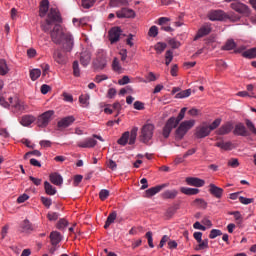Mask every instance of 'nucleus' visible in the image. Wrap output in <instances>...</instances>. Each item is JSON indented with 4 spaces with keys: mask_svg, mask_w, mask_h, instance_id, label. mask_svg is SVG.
I'll list each match as a JSON object with an SVG mask.
<instances>
[{
    "mask_svg": "<svg viewBox=\"0 0 256 256\" xmlns=\"http://www.w3.org/2000/svg\"><path fill=\"white\" fill-rule=\"evenodd\" d=\"M95 1L97 0H82V7L84 9H91L95 5Z\"/></svg>",
    "mask_w": 256,
    "mask_h": 256,
    "instance_id": "obj_49",
    "label": "nucleus"
},
{
    "mask_svg": "<svg viewBox=\"0 0 256 256\" xmlns=\"http://www.w3.org/2000/svg\"><path fill=\"white\" fill-rule=\"evenodd\" d=\"M69 225V221H67L65 218H62L57 223V229H65Z\"/></svg>",
    "mask_w": 256,
    "mask_h": 256,
    "instance_id": "obj_57",
    "label": "nucleus"
},
{
    "mask_svg": "<svg viewBox=\"0 0 256 256\" xmlns=\"http://www.w3.org/2000/svg\"><path fill=\"white\" fill-rule=\"evenodd\" d=\"M50 37L56 45H62L64 51H73V35L69 32H64L61 25H55L50 31Z\"/></svg>",
    "mask_w": 256,
    "mask_h": 256,
    "instance_id": "obj_1",
    "label": "nucleus"
},
{
    "mask_svg": "<svg viewBox=\"0 0 256 256\" xmlns=\"http://www.w3.org/2000/svg\"><path fill=\"white\" fill-rule=\"evenodd\" d=\"M49 13V0H42L39 7V17H45Z\"/></svg>",
    "mask_w": 256,
    "mask_h": 256,
    "instance_id": "obj_25",
    "label": "nucleus"
},
{
    "mask_svg": "<svg viewBox=\"0 0 256 256\" xmlns=\"http://www.w3.org/2000/svg\"><path fill=\"white\" fill-rule=\"evenodd\" d=\"M134 109H136V111H143V109H145V104L141 101H135Z\"/></svg>",
    "mask_w": 256,
    "mask_h": 256,
    "instance_id": "obj_62",
    "label": "nucleus"
},
{
    "mask_svg": "<svg viewBox=\"0 0 256 256\" xmlns=\"http://www.w3.org/2000/svg\"><path fill=\"white\" fill-rule=\"evenodd\" d=\"M254 198H245L243 196L239 197V202L242 203V205H251V203H254Z\"/></svg>",
    "mask_w": 256,
    "mask_h": 256,
    "instance_id": "obj_54",
    "label": "nucleus"
},
{
    "mask_svg": "<svg viewBox=\"0 0 256 256\" xmlns=\"http://www.w3.org/2000/svg\"><path fill=\"white\" fill-rule=\"evenodd\" d=\"M231 9H233V11H236V13H239L240 15H250L251 14V10L249 9V6H247L244 3H241L239 0H236L235 2H232L230 4Z\"/></svg>",
    "mask_w": 256,
    "mask_h": 256,
    "instance_id": "obj_10",
    "label": "nucleus"
},
{
    "mask_svg": "<svg viewBox=\"0 0 256 256\" xmlns=\"http://www.w3.org/2000/svg\"><path fill=\"white\" fill-rule=\"evenodd\" d=\"M73 75L74 77H80L81 76V70L79 69V61H74L73 62Z\"/></svg>",
    "mask_w": 256,
    "mask_h": 256,
    "instance_id": "obj_47",
    "label": "nucleus"
},
{
    "mask_svg": "<svg viewBox=\"0 0 256 256\" xmlns=\"http://www.w3.org/2000/svg\"><path fill=\"white\" fill-rule=\"evenodd\" d=\"M179 195V191L173 190H166L162 193V199H175Z\"/></svg>",
    "mask_w": 256,
    "mask_h": 256,
    "instance_id": "obj_30",
    "label": "nucleus"
},
{
    "mask_svg": "<svg viewBox=\"0 0 256 256\" xmlns=\"http://www.w3.org/2000/svg\"><path fill=\"white\" fill-rule=\"evenodd\" d=\"M208 19L210 21H225V19H231V17L223 10H212L208 13Z\"/></svg>",
    "mask_w": 256,
    "mask_h": 256,
    "instance_id": "obj_12",
    "label": "nucleus"
},
{
    "mask_svg": "<svg viewBox=\"0 0 256 256\" xmlns=\"http://www.w3.org/2000/svg\"><path fill=\"white\" fill-rule=\"evenodd\" d=\"M41 77V69L34 68L30 70V79L31 81H37Z\"/></svg>",
    "mask_w": 256,
    "mask_h": 256,
    "instance_id": "obj_44",
    "label": "nucleus"
},
{
    "mask_svg": "<svg viewBox=\"0 0 256 256\" xmlns=\"http://www.w3.org/2000/svg\"><path fill=\"white\" fill-rule=\"evenodd\" d=\"M191 96V89L183 90L176 94V99H185L186 97Z\"/></svg>",
    "mask_w": 256,
    "mask_h": 256,
    "instance_id": "obj_45",
    "label": "nucleus"
},
{
    "mask_svg": "<svg viewBox=\"0 0 256 256\" xmlns=\"http://www.w3.org/2000/svg\"><path fill=\"white\" fill-rule=\"evenodd\" d=\"M168 186H169V183H164V184L149 188L145 191V197L149 199L150 197H153L154 195H157V193L163 191V189L167 188Z\"/></svg>",
    "mask_w": 256,
    "mask_h": 256,
    "instance_id": "obj_15",
    "label": "nucleus"
},
{
    "mask_svg": "<svg viewBox=\"0 0 256 256\" xmlns=\"http://www.w3.org/2000/svg\"><path fill=\"white\" fill-rule=\"evenodd\" d=\"M223 235V232L219 229H212L209 234V239H217V237H221Z\"/></svg>",
    "mask_w": 256,
    "mask_h": 256,
    "instance_id": "obj_48",
    "label": "nucleus"
},
{
    "mask_svg": "<svg viewBox=\"0 0 256 256\" xmlns=\"http://www.w3.org/2000/svg\"><path fill=\"white\" fill-rule=\"evenodd\" d=\"M139 131L138 127H133L131 131H126L122 134V136L118 139V145H122L125 147L127 143L129 145H135V141H137V132Z\"/></svg>",
    "mask_w": 256,
    "mask_h": 256,
    "instance_id": "obj_6",
    "label": "nucleus"
},
{
    "mask_svg": "<svg viewBox=\"0 0 256 256\" xmlns=\"http://www.w3.org/2000/svg\"><path fill=\"white\" fill-rule=\"evenodd\" d=\"M44 189L46 195L53 196L57 194V188H55L53 185H51V183L47 181L44 182Z\"/></svg>",
    "mask_w": 256,
    "mask_h": 256,
    "instance_id": "obj_29",
    "label": "nucleus"
},
{
    "mask_svg": "<svg viewBox=\"0 0 256 256\" xmlns=\"http://www.w3.org/2000/svg\"><path fill=\"white\" fill-rule=\"evenodd\" d=\"M39 145L41 147H43L44 149H47V148L51 147V145H53V143L49 140H42L39 142Z\"/></svg>",
    "mask_w": 256,
    "mask_h": 256,
    "instance_id": "obj_64",
    "label": "nucleus"
},
{
    "mask_svg": "<svg viewBox=\"0 0 256 256\" xmlns=\"http://www.w3.org/2000/svg\"><path fill=\"white\" fill-rule=\"evenodd\" d=\"M155 133V124L147 121L141 128L140 131V142L148 145L149 141L153 139V135Z\"/></svg>",
    "mask_w": 256,
    "mask_h": 256,
    "instance_id": "obj_4",
    "label": "nucleus"
},
{
    "mask_svg": "<svg viewBox=\"0 0 256 256\" xmlns=\"http://www.w3.org/2000/svg\"><path fill=\"white\" fill-rule=\"evenodd\" d=\"M245 123H246L247 129H249V131H251V133H253L254 130L256 129L255 128V124H253V122L251 120H249V119H246Z\"/></svg>",
    "mask_w": 256,
    "mask_h": 256,
    "instance_id": "obj_63",
    "label": "nucleus"
},
{
    "mask_svg": "<svg viewBox=\"0 0 256 256\" xmlns=\"http://www.w3.org/2000/svg\"><path fill=\"white\" fill-rule=\"evenodd\" d=\"M53 23H61V14L56 8H51L47 14L45 21L41 23L42 31H44V33H48V31H51Z\"/></svg>",
    "mask_w": 256,
    "mask_h": 256,
    "instance_id": "obj_3",
    "label": "nucleus"
},
{
    "mask_svg": "<svg viewBox=\"0 0 256 256\" xmlns=\"http://www.w3.org/2000/svg\"><path fill=\"white\" fill-rule=\"evenodd\" d=\"M180 191L184 195H199V193H200V190L198 188L181 187Z\"/></svg>",
    "mask_w": 256,
    "mask_h": 256,
    "instance_id": "obj_35",
    "label": "nucleus"
},
{
    "mask_svg": "<svg viewBox=\"0 0 256 256\" xmlns=\"http://www.w3.org/2000/svg\"><path fill=\"white\" fill-rule=\"evenodd\" d=\"M54 115H55L54 110H48L42 113L41 115L38 116L37 126L41 127L42 129H45V127H47V125H49V123H51V121L53 120Z\"/></svg>",
    "mask_w": 256,
    "mask_h": 256,
    "instance_id": "obj_7",
    "label": "nucleus"
},
{
    "mask_svg": "<svg viewBox=\"0 0 256 256\" xmlns=\"http://www.w3.org/2000/svg\"><path fill=\"white\" fill-rule=\"evenodd\" d=\"M91 99V96L89 94H82L79 96V103L81 107L87 108L89 107L90 103L89 100Z\"/></svg>",
    "mask_w": 256,
    "mask_h": 256,
    "instance_id": "obj_33",
    "label": "nucleus"
},
{
    "mask_svg": "<svg viewBox=\"0 0 256 256\" xmlns=\"http://www.w3.org/2000/svg\"><path fill=\"white\" fill-rule=\"evenodd\" d=\"M235 47H237V44L235 43V40L229 39V40H227L225 45L222 47V49L224 51H233V49H235Z\"/></svg>",
    "mask_w": 256,
    "mask_h": 256,
    "instance_id": "obj_39",
    "label": "nucleus"
},
{
    "mask_svg": "<svg viewBox=\"0 0 256 256\" xmlns=\"http://www.w3.org/2000/svg\"><path fill=\"white\" fill-rule=\"evenodd\" d=\"M195 127V120H186L179 124L175 130V139L176 141H181Z\"/></svg>",
    "mask_w": 256,
    "mask_h": 256,
    "instance_id": "obj_5",
    "label": "nucleus"
},
{
    "mask_svg": "<svg viewBox=\"0 0 256 256\" xmlns=\"http://www.w3.org/2000/svg\"><path fill=\"white\" fill-rule=\"evenodd\" d=\"M32 123H35V116L33 115H24L20 120V125L23 127H29Z\"/></svg>",
    "mask_w": 256,
    "mask_h": 256,
    "instance_id": "obj_27",
    "label": "nucleus"
},
{
    "mask_svg": "<svg viewBox=\"0 0 256 256\" xmlns=\"http://www.w3.org/2000/svg\"><path fill=\"white\" fill-rule=\"evenodd\" d=\"M75 123V116H66L58 121L57 127L59 129H67V127H71Z\"/></svg>",
    "mask_w": 256,
    "mask_h": 256,
    "instance_id": "obj_16",
    "label": "nucleus"
},
{
    "mask_svg": "<svg viewBox=\"0 0 256 256\" xmlns=\"http://www.w3.org/2000/svg\"><path fill=\"white\" fill-rule=\"evenodd\" d=\"M233 133L239 137H247V128L242 123H239L235 126Z\"/></svg>",
    "mask_w": 256,
    "mask_h": 256,
    "instance_id": "obj_26",
    "label": "nucleus"
},
{
    "mask_svg": "<svg viewBox=\"0 0 256 256\" xmlns=\"http://www.w3.org/2000/svg\"><path fill=\"white\" fill-rule=\"evenodd\" d=\"M211 25L206 24L203 25L197 32L196 36L194 37V41H197V39H201V37H205L211 33Z\"/></svg>",
    "mask_w": 256,
    "mask_h": 256,
    "instance_id": "obj_20",
    "label": "nucleus"
},
{
    "mask_svg": "<svg viewBox=\"0 0 256 256\" xmlns=\"http://www.w3.org/2000/svg\"><path fill=\"white\" fill-rule=\"evenodd\" d=\"M185 113H187V108L184 107L180 110L178 116L175 117H170L166 124L163 127L162 130V135L164 137V139H169V136L171 135V132L173 131V129H175L180 123L181 121H183L185 119Z\"/></svg>",
    "mask_w": 256,
    "mask_h": 256,
    "instance_id": "obj_2",
    "label": "nucleus"
},
{
    "mask_svg": "<svg viewBox=\"0 0 256 256\" xmlns=\"http://www.w3.org/2000/svg\"><path fill=\"white\" fill-rule=\"evenodd\" d=\"M9 73V66H7V61L0 59V75H7Z\"/></svg>",
    "mask_w": 256,
    "mask_h": 256,
    "instance_id": "obj_42",
    "label": "nucleus"
},
{
    "mask_svg": "<svg viewBox=\"0 0 256 256\" xmlns=\"http://www.w3.org/2000/svg\"><path fill=\"white\" fill-rule=\"evenodd\" d=\"M107 197H109V190L102 189L99 193V198L101 199V201H105V199H107Z\"/></svg>",
    "mask_w": 256,
    "mask_h": 256,
    "instance_id": "obj_60",
    "label": "nucleus"
},
{
    "mask_svg": "<svg viewBox=\"0 0 256 256\" xmlns=\"http://www.w3.org/2000/svg\"><path fill=\"white\" fill-rule=\"evenodd\" d=\"M229 215H233L237 223H243V216L241 215V212L239 211L229 212Z\"/></svg>",
    "mask_w": 256,
    "mask_h": 256,
    "instance_id": "obj_51",
    "label": "nucleus"
},
{
    "mask_svg": "<svg viewBox=\"0 0 256 256\" xmlns=\"http://www.w3.org/2000/svg\"><path fill=\"white\" fill-rule=\"evenodd\" d=\"M145 237L148 239L149 247L153 249V247H155V245L153 244V232L151 231L147 232Z\"/></svg>",
    "mask_w": 256,
    "mask_h": 256,
    "instance_id": "obj_59",
    "label": "nucleus"
},
{
    "mask_svg": "<svg viewBox=\"0 0 256 256\" xmlns=\"http://www.w3.org/2000/svg\"><path fill=\"white\" fill-rule=\"evenodd\" d=\"M50 182L57 187H61L63 185V176L61 174L54 172L49 175Z\"/></svg>",
    "mask_w": 256,
    "mask_h": 256,
    "instance_id": "obj_23",
    "label": "nucleus"
},
{
    "mask_svg": "<svg viewBox=\"0 0 256 256\" xmlns=\"http://www.w3.org/2000/svg\"><path fill=\"white\" fill-rule=\"evenodd\" d=\"M209 193L213 195L216 199H221L223 197V188L218 187L215 184L209 185Z\"/></svg>",
    "mask_w": 256,
    "mask_h": 256,
    "instance_id": "obj_22",
    "label": "nucleus"
},
{
    "mask_svg": "<svg viewBox=\"0 0 256 256\" xmlns=\"http://www.w3.org/2000/svg\"><path fill=\"white\" fill-rule=\"evenodd\" d=\"M211 135V129L207 125H201L196 128L195 137L196 139H205Z\"/></svg>",
    "mask_w": 256,
    "mask_h": 256,
    "instance_id": "obj_14",
    "label": "nucleus"
},
{
    "mask_svg": "<svg viewBox=\"0 0 256 256\" xmlns=\"http://www.w3.org/2000/svg\"><path fill=\"white\" fill-rule=\"evenodd\" d=\"M41 202L43 204L44 207H47V209H49V207H51V205H53V201L51 200V198L48 197H41Z\"/></svg>",
    "mask_w": 256,
    "mask_h": 256,
    "instance_id": "obj_55",
    "label": "nucleus"
},
{
    "mask_svg": "<svg viewBox=\"0 0 256 256\" xmlns=\"http://www.w3.org/2000/svg\"><path fill=\"white\" fill-rule=\"evenodd\" d=\"M233 131V122H226L217 131V135H229Z\"/></svg>",
    "mask_w": 256,
    "mask_h": 256,
    "instance_id": "obj_19",
    "label": "nucleus"
},
{
    "mask_svg": "<svg viewBox=\"0 0 256 256\" xmlns=\"http://www.w3.org/2000/svg\"><path fill=\"white\" fill-rule=\"evenodd\" d=\"M110 7H127L129 6L128 0H110Z\"/></svg>",
    "mask_w": 256,
    "mask_h": 256,
    "instance_id": "obj_36",
    "label": "nucleus"
},
{
    "mask_svg": "<svg viewBox=\"0 0 256 256\" xmlns=\"http://www.w3.org/2000/svg\"><path fill=\"white\" fill-rule=\"evenodd\" d=\"M121 39V28L114 27L109 31V41L113 45V43H117Z\"/></svg>",
    "mask_w": 256,
    "mask_h": 256,
    "instance_id": "obj_17",
    "label": "nucleus"
},
{
    "mask_svg": "<svg viewBox=\"0 0 256 256\" xmlns=\"http://www.w3.org/2000/svg\"><path fill=\"white\" fill-rule=\"evenodd\" d=\"M50 240L52 245H59V243H61V233L57 232V231H53L50 234Z\"/></svg>",
    "mask_w": 256,
    "mask_h": 256,
    "instance_id": "obj_32",
    "label": "nucleus"
},
{
    "mask_svg": "<svg viewBox=\"0 0 256 256\" xmlns=\"http://www.w3.org/2000/svg\"><path fill=\"white\" fill-rule=\"evenodd\" d=\"M47 218L49 219V221H57V219H59V213H57V212H49L47 214Z\"/></svg>",
    "mask_w": 256,
    "mask_h": 256,
    "instance_id": "obj_61",
    "label": "nucleus"
},
{
    "mask_svg": "<svg viewBox=\"0 0 256 256\" xmlns=\"http://www.w3.org/2000/svg\"><path fill=\"white\" fill-rule=\"evenodd\" d=\"M215 147H218L219 149H222L223 151H231V149H233V143L231 142H224V141H221V142H217L215 144Z\"/></svg>",
    "mask_w": 256,
    "mask_h": 256,
    "instance_id": "obj_31",
    "label": "nucleus"
},
{
    "mask_svg": "<svg viewBox=\"0 0 256 256\" xmlns=\"http://www.w3.org/2000/svg\"><path fill=\"white\" fill-rule=\"evenodd\" d=\"M187 185L191 187H204L205 180L197 178V177H188L186 178Z\"/></svg>",
    "mask_w": 256,
    "mask_h": 256,
    "instance_id": "obj_21",
    "label": "nucleus"
},
{
    "mask_svg": "<svg viewBox=\"0 0 256 256\" xmlns=\"http://www.w3.org/2000/svg\"><path fill=\"white\" fill-rule=\"evenodd\" d=\"M31 155H34L35 157H41V151L33 150V151H30V152H27L24 155V159H29V157H31Z\"/></svg>",
    "mask_w": 256,
    "mask_h": 256,
    "instance_id": "obj_58",
    "label": "nucleus"
},
{
    "mask_svg": "<svg viewBox=\"0 0 256 256\" xmlns=\"http://www.w3.org/2000/svg\"><path fill=\"white\" fill-rule=\"evenodd\" d=\"M115 219H117V212L116 211H114V212H112L108 215L107 220H106L105 225H104V229H109L111 224L115 223Z\"/></svg>",
    "mask_w": 256,
    "mask_h": 256,
    "instance_id": "obj_37",
    "label": "nucleus"
},
{
    "mask_svg": "<svg viewBox=\"0 0 256 256\" xmlns=\"http://www.w3.org/2000/svg\"><path fill=\"white\" fill-rule=\"evenodd\" d=\"M71 53V51H65V49H55L53 52V59L58 65H66L67 64V54Z\"/></svg>",
    "mask_w": 256,
    "mask_h": 256,
    "instance_id": "obj_11",
    "label": "nucleus"
},
{
    "mask_svg": "<svg viewBox=\"0 0 256 256\" xmlns=\"http://www.w3.org/2000/svg\"><path fill=\"white\" fill-rule=\"evenodd\" d=\"M20 229L22 233H31V231H33V226L29 220H24L20 225Z\"/></svg>",
    "mask_w": 256,
    "mask_h": 256,
    "instance_id": "obj_34",
    "label": "nucleus"
},
{
    "mask_svg": "<svg viewBox=\"0 0 256 256\" xmlns=\"http://www.w3.org/2000/svg\"><path fill=\"white\" fill-rule=\"evenodd\" d=\"M154 49L157 53V55H161L165 49H167V44L164 42H158L155 44Z\"/></svg>",
    "mask_w": 256,
    "mask_h": 256,
    "instance_id": "obj_43",
    "label": "nucleus"
},
{
    "mask_svg": "<svg viewBox=\"0 0 256 256\" xmlns=\"http://www.w3.org/2000/svg\"><path fill=\"white\" fill-rule=\"evenodd\" d=\"M159 35V28L157 26H152L150 27L148 31V36L149 37H157Z\"/></svg>",
    "mask_w": 256,
    "mask_h": 256,
    "instance_id": "obj_52",
    "label": "nucleus"
},
{
    "mask_svg": "<svg viewBox=\"0 0 256 256\" xmlns=\"http://www.w3.org/2000/svg\"><path fill=\"white\" fill-rule=\"evenodd\" d=\"M198 243L196 251H205V249H209V239L201 240V242Z\"/></svg>",
    "mask_w": 256,
    "mask_h": 256,
    "instance_id": "obj_41",
    "label": "nucleus"
},
{
    "mask_svg": "<svg viewBox=\"0 0 256 256\" xmlns=\"http://www.w3.org/2000/svg\"><path fill=\"white\" fill-rule=\"evenodd\" d=\"M242 57L245 59H255L256 57V47L246 50L242 53Z\"/></svg>",
    "mask_w": 256,
    "mask_h": 256,
    "instance_id": "obj_38",
    "label": "nucleus"
},
{
    "mask_svg": "<svg viewBox=\"0 0 256 256\" xmlns=\"http://www.w3.org/2000/svg\"><path fill=\"white\" fill-rule=\"evenodd\" d=\"M112 69L113 71H115V73H123V67H121V64L119 63L118 58L113 59Z\"/></svg>",
    "mask_w": 256,
    "mask_h": 256,
    "instance_id": "obj_40",
    "label": "nucleus"
},
{
    "mask_svg": "<svg viewBox=\"0 0 256 256\" xmlns=\"http://www.w3.org/2000/svg\"><path fill=\"white\" fill-rule=\"evenodd\" d=\"M219 125H221V118H217L216 120H214L209 126L208 128L211 131H215V129H217V127H219Z\"/></svg>",
    "mask_w": 256,
    "mask_h": 256,
    "instance_id": "obj_53",
    "label": "nucleus"
},
{
    "mask_svg": "<svg viewBox=\"0 0 256 256\" xmlns=\"http://www.w3.org/2000/svg\"><path fill=\"white\" fill-rule=\"evenodd\" d=\"M171 61H173V51L167 50L165 53V65L169 67V65H171Z\"/></svg>",
    "mask_w": 256,
    "mask_h": 256,
    "instance_id": "obj_46",
    "label": "nucleus"
},
{
    "mask_svg": "<svg viewBox=\"0 0 256 256\" xmlns=\"http://www.w3.org/2000/svg\"><path fill=\"white\" fill-rule=\"evenodd\" d=\"M116 17L118 19H135L137 14L131 8L124 7L116 12Z\"/></svg>",
    "mask_w": 256,
    "mask_h": 256,
    "instance_id": "obj_13",
    "label": "nucleus"
},
{
    "mask_svg": "<svg viewBox=\"0 0 256 256\" xmlns=\"http://www.w3.org/2000/svg\"><path fill=\"white\" fill-rule=\"evenodd\" d=\"M193 207H197L198 209H207V201H205V199L203 198H196L193 202H192Z\"/></svg>",
    "mask_w": 256,
    "mask_h": 256,
    "instance_id": "obj_28",
    "label": "nucleus"
},
{
    "mask_svg": "<svg viewBox=\"0 0 256 256\" xmlns=\"http://www.w3.org/2000/svg\"><path fill=\"white\" fill-rule=\"evenodd\" d=\"M9 103H10V109L11 111H13V113L21 114L23 113V111H25V109H27V105H25V103L19 100V98L17 97H14V98L10 97Z\"/></svg>",
    "mask_w": 256,
    "mask_h": 256,
    "instance_id": "obj_8",
    "label": "nucleus"
},
{
    "mask_svg": "<svg viewBox=\"0 0 256 256\" xmlns=\"http://www.w3.org/2000/svg\"><path fill=\"white\" fill-rule=\"evenodd\" d=\"M238 166H239V159L231 158L228 161V167H232V169H237Z\"/></svg>",
    "mask_w": 256,
    "mask_h": 256,
    "instance_id": "obj_56",
    "label": "nucleus"
},
{
    "mask_svg": "<svg viewBox=\"0 0 256 256\" xmlns=\"http://www.w3.org/2000/svg\"><path fill=\"white\" fill-rule=\"evenodd\" d=\"M80 63L83 67H87L91 63V52L84 50L80 53Z\"/></svg>",
    "mask_w": 256,
    "mask_h": 256,
    "instance_id": "obj_24",
    "label": "nucleus"
},
{
    "mask_svg": "<svg viewBox=\"0 0 256 256\" xmlns=\"http://www.w3.org/2000/svg\"><path fill=\"white\" fill-rule=\"evenodd\" d=\"M95 69H105L107 67V54L105 50L99 49L96 53V60L93 63Z\"/></svg>",
    "mask_w": 256,
    "mask_h": 256,
    "instance_id": "obj_9",
    "label": "nucleus"
},
{
    "mask_svg": "<svg viewBox=\"0 0 256 256\" xmlns=\"http://www.w3.org/2000/svg\"><path fill=\"white\" fill-rule=\"evenodd\" d=\"M97 145V140L94 138H86L80 142L77 143V146L81 149H91Z\"/></svg>",
    "mask_w": 256,
    "mask_h": 256,
    "instance_id": "obj_18",
    "label": "nucleus"
},
{
    "mask_svg": "<svg viewBox=\"0 0 256 256\" xmlns=\"http://www.w3.org/2000/svg\"><path fill=\"white\" fill-rule=\"evenodd\" d=\"M168 45H170L172 49H179L181 47V42L177 41L175 38H172L168 41Z\"/></svg>",
    "mask_w": 256,
    "mask_h": 256,
    "instance_id": "obj_50",
    "label": "nucleus"
}]
</instances>
